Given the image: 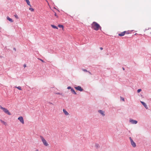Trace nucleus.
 Segmentation results:
<instances>
[{
    "instance_id": "1",
    "label": "nucleus",
    "mask_w": 151,
    "mask_h": 151,
    "mask_svg": "<svg viewBox=\"0 0 151 151\" xmlns=\"http://www.w3.org/2000/svg\"><path fill=\"white\" fill-rule=\"evenodd\" d=\"M92 29L95 31H97L99 29H101V27L100 25L96 22H93L91 24Z\"/></svg>"
},
{
    "instance_id": "2",
    "label": "nucleus",
    "mask_w": 151,
    "mask_h": 151,
    "mask_svg": "<svg viewBox=\"0 0 151 151\" xmlns=\"http://www.w3.org/2000/svg\"><path fill=\"white\" fill-rule=\"evenodd\" d=\"M0 109H2L4 112L5 113L9 115H11V114L10 113L9 111L6 108L2 107L1 105H0Z\"/></svg>"
},
{
    "instance_id": "3",
    "label": "nucleus",
    "mask_w": 151,
    "mask_h": 151,
    "mask_svg": "<svg viewBox=\"0 0 151 151\" xmlns=\"http://www.w3.org/2000/svg\"><path fill=\"white\" fill-rule=\"evenodd\" d=\"M40 138L41 139L42 142H43V145L45 146H47L49 145L48 144L46 140L44 139L43 137L41 136H40Z\"/></svg>"
},
{
    "instance_id": "4",
    "label": "nucleus",
    "mask_w": 151,
    "mask_h": 151,
    "mask_svg": "<svg viewBox=\"0 0 151 151\" xmlns=\"http://www.w3.org/2000/svg\"><path fill=\"white\" fill-rule=\"evenodd\" d=\"M18 119L20 121V122L22 124H24V122L23 119V117L20 116L19 117Z\"/></svg>"
},
{
    "instance_id": "5",
    "label": "nucleus",
    "mask_w": 151,
    "mask_h": 151,
    "mask_svg": "<svg viewBox=\"0 0 151 151\" xmlns=\"http://www.w3.org/2000/svg\"><path fill=\"white\" fill-rule=\"evenodd\" d=\"M131 144L132 145V146L134 147H136V145L135 143L133 141L132 139L130 137L129 138Z\"/></svg>"
},
{
    "instance_id": "6",
    "label": "nucleus",
    "mask_w": 151,
    "mask_h": 151,
    "mask_svg": "<svg viewBox=\"0 0 151 151\" xmlns=\"http://www.w3.org/2000/svg\"><path fill=\"white\" fill-rule=\"evenodd\" d=\"M75 88L77 90H78L80 91H83V89H82L81 87L80 86H78L76 87H75Z\"/></svg>"
},
{
    "instance_id": "7",
    "label": "nucleus",
    "mask_w": 151,
    "mask_h": 151,
    "mask_svg": "<svg viewBox=\"0 0 151 151\" xmlns=\"http://www.w3.org/2000/svg\"><path fill=\"white\" fill-rule=\"evenodd\" d=\"M63 111L65 115L66 116L68 115H69V114L66 111V110L65 109H63Z\"/></svg>"
},
{
    "instance_id": "8",
    "label": "nucleus",
    "mask_w": 151,
    "mask_h": 151,
    "mask_svg": "<svg viewBox=\"0 0 151 151\" xmlns=\"http://www.w3.org/2000/svg\"><path fill=\"white\" fill-rule=\"evenodd\" d=\"M130 122L132 124H136L137 123V121L135 120H132L131 119L130 120Z\"/></svg>"
},
{
    "instance_id": "9",
    "label": "nucleus",
    "mask_w": 151,
    "mask_h": 151,
    "mask_svg": "<svg viewBox=\"0 0 151 151\" xmlns=\"http://www.w3.org/2000/svg\"><path fill=\"white\" fill-rule=\"evenodd\" d=\"M126 33V31H124L123 32H121V33L119 34L118 35L119 36H124Z\"/></svg>"
},
{
    "instance_id": "10",
    "label": "nucleus",
    "mask_w": 151,
    "mask_h": 151,
    "mask_svg": "<svg viewBox=\"0 0 151 151\" xmlns=\"http://www.w3.org/2000/svg\"><path fill=\"white\" fill-rule=\"evenodd\" d=\"M141 102L146 109H148V107L145 103L142 101H141Z\"/></svg>"
},
{
    "instance_id": "11",
    "label": "nucleus",
    "mask_w": 151,
    "mask_h": 151,
    "mask_svg": "<svg viewBox=\"0 0 151 151\" xmlns=\"http://www.w3.org/2000/svg\"><path fill=\"white\" fill-rule=\"evenodd\" d=\"M98 112L99 113H100L102 116H104L105 115V114H104V112L101 110H99L98 111Z\"/></svg>"
},
{
    "instance_id": "12",
    "label": "nucleus",
    "mask_w": 151,
    "mask_h": 151,
    "mask_svg": "<svg viewBox=\"0 0 151 151\" xmlns=\"http://www.w3.org/2000/svg\"><path fill=\"white\" fill-rule=\"evenodd\" d=\"M7 19L11 22H13V21L12 19L9 18L8 16L7 17Z\"/></svg>"
},
{
    "instance_id": "13",
    "label": "nucleus",
    "mask_w": 151,
    "mask_h": 151,
    "mask_svg": "<svg viewBox=\"0 0 151 151\" xmlns=\"http://www.w3.org/2000/svg\"><path fill=\"white\" fill-rule=\"evenodd\" d=\"M27 2V4L30 6L31 7V6L30 4V2L29 1V0H24Z\"/></svg>"
},
{
    "instance_id": "14",
    "label": "nucleus",
    "mask_w": 151,
    "mask_h": 151,
    "mask_svg": "<svg viewBox=\"0 0 151 151\" xmlns=\"http://www.w3.org/2000/svg\"><path fill=\"white\" fill-rule=\"evenodd\" d=\"M58 27L60 28H62L63 30H64V26L63 25L58 24Z\"/></svg>"
},
{
    "instance_id": "15",
    "label": "nucleus",
    "mask_w": 151,
    "mask_h": 151,
    "mask_svg": "<svg viewBox=\"0 0 151 151\" xmlns=\"http://www.w3.org/2000/svg\"><path fill=\"white\" fill-rule=\"evenodd\" d=\"M0 121L4 125H6V122H5L4 121H3L1 119H0Z\"/></svg>"
},
{
    "instance_id": "16",
    "label": "nucleus",
    "mask_w": 151,
    "mask_h": 151,
    "mask_svg": "<svg viewBox=\"0 0 151 151\" xmlns=\"http://www.w3.org/2000/svg\"><path fill=\"white\" fill-rule=\"evenodd\" d=\"M71 91L72 93L74 94H76V93L75 91L72 88L71 90Z\"/></svg>"
},
{
    "instance_id": "17",
    "label": "nucleus",
    "mask_w": 151,
    "mask_h": 151,
    "mask_svg": "<svg viewBox=\"0 0 151 151\" xmlns=\"http://www.w3.org/2000/svg\"><path fill=\"white\" fill-rule=\"evenodd\" d=\"M51 26L54 29H58V28L55 26L53 25L52 24L51 25Z\"/></svg>"
},
{
    "instance_id": "18",
    "label": "nucleus",
    "mask_w": 151,
    "mask_h": 151,
    "mask_svg": "<svg viewBox=\"0 0 151 151\" xmlns=\"http://www.w3.org/2000/svg\"><path fill=\"white\" fill-rule=\"evenodd\" d=\"M15 87L17 88L19 90H22L21 87L20 86H19L18 87L15 86Z\"/></svg>"
},
{
    "instance_id": "19",
    "label": "nucleus",
    "mask_w": 151,
    "mask_h": 151,
    "mask_svg": "<svg viewBox=\"0 0 151 151\" xmlns=\"http://www.w3.org/2000/svg\"><path fill=\"white\" fill-rule=\"evenodd\" d=\"M29 9L31 12H34V9L32 8H30Z\"/></svg>"
},
{
    "instance_id": "20",
    "label": "nucleus",
    "mask_w": 151,
    "mask_h": 151,
    "mask_svg": "<svg viewBox=\"0 0 151 151\" xmlns=\"http://www.w3.org/2000/svg\"><path fill=\"white\" fill-rule=\"evenodd\" d=\"M14 16L16 19H18L19 18L17 14L14 15Z\"/></svg>"
},
{
    "instance_id": "21",
    "label": "nucleus",
    "mask_w": 151,
    "mask_h": 151,
    "mask_svg": "<svg viewBox=\"0 0 151 151\" xmlns=\"http://www.w3.org/2000/svg\"><path fill=\"white\" fill-rule=\"evenodd\" d=\"M141 91V89H138L137 91V92L138 93H139Z\"/></svg>"
},
{
    "instance_id": "22",
    "label": "nucleus",
    "mask_w": 151,
    "mask_h": 151,
    "mask_svg": "<svg viewBox=\"0 0 151 151\" xmlns=\"http://www.w3.org/2000/svg\"><path fill=\"white\" fill-rule=\"evenodd\" d=\"M121 99L123 101H124V98L121 97Z\"/></svg>"
},
{
    "instance_id": "23",
    "label": "nucleus",
    "mask_w": 151,
    "mask_h": 151,
    "mask_svg": "<svg viewBox=\"0 0 151 151\" xmlns=\"http://www.w3.org/2000/svg\"><path fill=\"white\" fill-rule=\"evenodd\" d=\"M68 88V89H72V88H71V87H70V86H68V88Z\"/></svg>"
},
{
    "instance_id": "24",
    "label": "nucleus",
    "mask_w": 151,
    "mask_h": 151,
    "mask_svg": "<svg viewBox=\"0 0 151 151\" xmlns=\"http://www.w3.org/2000/svg\"><path fill=\"white\" fill-rule=\"evenodd\" d=\"M55 16L56 17H58V16L57 15V14L56 13H55Z\"/></svg>"
},
{
    "instance_id": "25",
    "label": "nucleus",
    "mask_w": 151,
    "mask_h": 151,
    "mask_svg": "<svg viewBox=\"0 0 151 151\" xmlns=\"http://www.w3.org/2000/svg\"><path fill=\"white\" fill-rule=\"evenodd\" d=\"M39 59L40 61H41L42 62H44V61L42 60V59Z\"/></svg>"
},
{
    "instance_id": "26",
    "label": "nucleus",
    "mask_w": 151,
    "mask_h": 151,
    "mask_svg": "<svg viewBox=\"0 0 151 151\" xmlns=\"http://www.w3.org/2000/svg\"><path fill=\"white\" fill-rule=\"evenodd\" d=\"M127 34H129V32L128 31H126V33Z\"/></svg>"
},
{
    "instance_id": "27",
    "label": "nucleus",
    "mask_w": 151,
    "mask_h": 151,
    "mask_svg": "<svg viewBox=\"0 0 151 151\" xmlns=\"http://www.w3.org/2000/svg\"><path fill=\"white\" fill-rule=\"evenodd\" d=\"M24 67L25 68L26 67V64H24L23 65Z\"/></svg>"
},
{
    "instance_id": "28",
    "label": "nucleus",
    "mask_w": 151,
    "mask_h": 151,
    "mask_svg": "<svg viewBox=\"0 0 151 151\" xmlns=\"http://www.w3.org/2000/svg\"><path fill=\"white\" fill-rule=\"evenodd\" d=\"M83 71H85V72H87V71L86 70V69H83Z\"/></svg>"
},
{
    "instance_id": "29",
    "label": "nucleus",
    "mask_w": 151,
    "mask_h": 151,
    "mask_svg": "<svg viewBox=\"0 0 151 151\" xmlns=\"http://www.w3.org/2000/svg\"><path fill=\"white\" fill-rule=\"evenodd\" d=\"M100 49L101 50H102L103 49V47H100Z\"/></svg>"
},
{
    "instance_id": "30",
    "label": "nucleus",
    "mask_w": 151,
    "mask_h": 151,
    "mask_svg": "<svg viewBox=\"0 0 151 151\" xmlns=\"http://www.w3.org/2000/svg\"><path fill=\"white\" fill-rule=\"evenodd\" d=\"M56 94H60V95H62V94L61 93H56Z\"/></svg>"
},
{
    "instance_id": "31",
    "label": "nucleus",
    "mask_w": 151,
    "mask_h": 151,
    "mask_svg": "<svg viewBox=\"0 0 151 151\" xmlns=\"http://www.w3.org/2000/svg\"><path fill=\"white\" fill-rule=\"evenodd\" d=\"M96 147H99V145H96Z\"/></svg>"
},
{
    "instance_id": "32",
    "label": "nucleus",
    "mask_w": 151,
    "mask_h": 151,
    "mask_svg": "<svg viewBox=\"0 0 151 151\" xmlns=\"http://www.w3.org/2000/svg\"><path fill=\"white\" fill-rule=\"evenodd\" d=\"M39 150L38 149H36L35 151H38Z\"/></svg>"
},
{
    "instance_id": "33",
    "label": "nucleus",
    "mask_w": 151,
    "mask_h": 151,
    "mask_svg": "<svg viewBox=\"0 0 151 151\" xmlns=\"http://www.w3.org/2000/svg\"><path fill=\"white\" fill-rule=\"evenodd\" d=\"M123 68V70H125V69H124V68Z\"/></svg>"
}]
</instances>
